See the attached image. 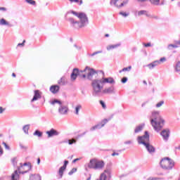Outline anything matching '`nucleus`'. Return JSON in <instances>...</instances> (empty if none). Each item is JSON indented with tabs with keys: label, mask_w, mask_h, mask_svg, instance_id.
<instances>
[{
	"label": "nucleus",
	"mask_w": 180,
	"mask_h": 180,
	"mask_svg": "<svg viewBox=\"0 0 180 180\" xmlns=\"http://www.w3.org/2000/svg\"><path fill=\"white\" fill-rule=\"evenodd\" d=\"M12 77H13L14 78H16V74L13 73V74H12Z\"/></svg>",
	"instance_id": "nucleus-62"
},
{
	"label": "nucleus",
	"mask_w": 180,
	"mask_h": 180,
	"mask_svg": "<svg viewBox=\"0 0 180 180\" xmlns=\"http://www.w3.org/2000/svg\"><path fill=\"white\" fill-rule=\"evenodd\" d=\"M121 82L122 84H126V82H127V77H123L122 79H121Z\"/></svg>",
	"instance_id": "nucleus-50"
},
{
	"label": "nucleus",
	"mask_w": 180,
	"mask_h": 180,
	"mask_svg": "<svg viewBox=\"0 0 180 180\" xmlns=\"http://www.w3.org/2000/svg\"><path fill=\"white\" fill-rule=\"evenodd\" d=\"M129 4V0H117V4L115 6L116 8L120 9V8H123L125 5Z\"/></svg>",
	"instance_id": "nucleus-14"
},
{
	"label": "nucleus",
	"mask_w": 180,
	"mask_h": 180,
	"mask_svg": "<svg viewBox=\"0 0 180 180\" xmlns=\"http://www.w3.org/2000/svg\"><path fill=\"white\" fill-rule=\"evenodd\" d=\"M101 53H102V51H98L91 54H89V57H94V56H96V54H101Z\"/></svg>",
	"instance_id": "nucleus-38"
},
{
	"label": "nucleus",
	"mask_w": 180,
	"mask_h": 180,
	"mask_svg": "<svg viewBox=\"0 0 180 180\" xmlns=\"http://www.w3.org/2000/svg\"><path fill=\"white\" fill-rule=\"evenodd\" d=\"M25 2L30 5H33L34 6H36V1L34 0H25Z\"/></svg>",
	"instance_id": "nucleus-36"
},
{
	"label": "nucleus",
	"mask_w": 180,
	"mask_h": 180,
	"mask_svg": "<svg viewBox=\"0 0 180 180\" xmlns=\"http://www.w3.org/2000/svg\"><path fill=\"white\" fill-rule=\"evenodd\" d=\"M160 164V167L163 169H166L167 171L172 169V168L175 167V162L169 158H164L161 160Z\"/></svg>",
	"instance_id": "nucleus-5"
},
{
	"label": "nucleus",
	"mask_w": 180,
	"mask_h": 180,
	"mask_svg": "<svg viewBox=\"0 0 180 180\" xmlns=\"http://www.w3.org/2000/svg\"><path fill=\"white\" fill-rule=\"evenodd\" d=\"M117 4V0H110V4L113 5L114 6H116Z\"/></svg>",
	"instance_id": "nucleus-41"
},
{
	"label": "nucleus",
	"mask_w": 180,
	"mask_h": 180,
	"mask_svg": "<svg viewBox=\"0 0 180 180\" xmlns=\"http://www.w3.org/2000/svg\"><path fill=\"white\" fill-rule=\"evenodd\" d=\"M2 144H3V146H4L6 150H11V147H9V146H8V144H6V143L3 142Z\"/></svg>",
	"instance_id": "nucleus-45"
},
{
	"label": "nucleus",
	"mask_w": 180,
	"mask_h": 180,
	"mask_svg": "<svg viewBox=\"0 0 180 180\" xmlns=\"http://www.w3.org/2000/svg\"><path fill=\"white\" fill-rule=\"evenodd\" d=\"M58 84L59 85H65V77H62L58 81Z\"/></svg>",
	"instance_id": "nucleus-30"
},
{
	"label": "nucleus",
	"mask_w": 180,
	"mask_h": 180,
	"mask_svg": "<svg viewBox=\"0 0 180 180\" xmlns=\"http://www.w3.org/2000/svg\"><path fill=\"white\" fill-rule=\"evenodd\" d=\"M160 134L163 137L164 140H167L169 137V129H163Z\"/></svg>",
	"instance_id": "nucleus-17"
},
{
	"label": "nucleus",
	"mask_w": 180,
	"mask_h": 180,
	"mask_svg": "<svg viewBox=\"0 0 180 180\" xmlns=\"http://www.w3.org/2000/svg\"><path fill=\"white\" fill-rule=\"evenodd\" d=\"M160 179H162L160 177H149L148 179V180H160Z\"/></svg>",
	"instance_id": "nucleus-48"
},
{
	"label": "nucleus",
	"mask_w": 180,
	"mask_h": 180,
	"mask_svg": "<svg viewBox=\"0 0 180 180\" xmlns=\"http://www.w3.org/2000/svg\"><path fill=\"white\" fill-rule=\"evenodd\" d=\"M159 5H160V6L165 5V0H162Z\"/></svg>",
	"instance_id": "nucleus-55"
},
{
	"label": "nucleus",
	"mask_w": 180,
	"mask_h": 180,
	"mask_svg": "<svg viewBox=\"0 0 180 180\" xmlns=\"http://www.w3.org/2000/svg\"><path fill=\"white\" fill-rule=\"evenodd\" d=\"M12 163L14 167H16V165L18 164V159L16 158L12 159Z\"/></svg>",
	"instance_id": "nucleus-40"
},
{
	"label": "nucleus",
	"mask_w": 180,
	"mask_h": 180,
	"mask_svg": "<svg viewBox=\"0 0 180 180\" xmlns=\"http://www.w3.org/2000/svg\"><path fill=\"white\" fill-rule=\"evenodd\" d=\"M101 80L103 81V85L105 84H110V85H115L116 84V81L113 77H102Z\"/></svg>",
	"instance_id": "nucleus-12"
},
{
	"label": "nucleus",
	"mask_w": 180,
	"mask_h": 180,
	"mask_svg": "<svg viewBox=\"0 0 180 180\" xmlns=\"http://www.w3.org/2000/svg\"><path fill=\"white\" fill-rule=\"evenodd\" d=\"M84 72H86V71L79 70L78 68H74L70 75L72 81H75L77 76L82 77V75H84Z\"/></svg>",
	"instance_id": "nucleus-9"
},
{
	"label": "nucleus",
	"mask_w": 180,
	"mask_h": 180,
	"mask_svg": "<svg viewBox=\"0 0 180 180\" xmlns=\"http://www.w3.org/2000/svg\"><path fill=\"white\" fill-rule=\"evenodd\" d=\"M77 171V168H73L70 170V172L68 173V175H72V174L75 173Z\"/></svg>",
	"instance_id": "nucleus-46"
},
{
	"label": "nucleus",
	"mask_w": 180,
	"mask_h": 180,
	"mask_svg": "<svg viewBox=\"0 0 180 180\" xmlns=\"http://www.w3.org/2000/svg\"><path fill=\"white\" fill-rule=\"evenodd\" d=\"M150 124L153 127L155 131H160L164 127L165 120L160 115V111H153L150 116Z\"/></svg>",
	"instance_id": "nucleus-2"
},
{
	"label": "nucleus",
	"mask_w": 180,
	"mask_h": 180,
	"mask_svg": "<svg viewBox=\"0 0 180 180\" xmlns=\"http://www.w3.org/2000/svg\"><path fill=\"white\" fill-rule=\"evenodd\" d=\"M137 141L139 144H143V146L146 147L149 154H154V153H155V148L148 143V141H150V134H148V131H146L143 136H138Z\"/></svg>",
	"instance_id": "nucleus-3"
},
{
	"label": "nucleus",
	"mask_w": 180,
	"mask_h": 180,
	"mask_svg": "<svg viewBox=\"0 0 180 180\" xmlns=\"http://www.w3.org/2000/svg\"><path fill=\"white\" fill-rule=\"evenodd\" d=\"M115 94H116V91L115 90L114 86L105 88L102 91V96H103V95H110Z\"/></svg>",
	"instance_id": "nucleus-11"
},
{
	"label": "nucleus",
	"mask_w": 180,
	"mask_h": 180,
	"mask_svg": "<svg viewBox=\"0 0 180 180\" xmlns=\"http://www.w3.org/2000/svg\"><path fill=\"white\" fill-rule=\"evenodd\" d=\"M86 71V72H87V79H89L90 81L92 80V79L94 78V77H96V75H98V74H99V72H101V74H103V71L102 70H95L94 69H92L88 66H86L83 72Z\"/></svg>",
	"instance_id": "nucleus-7"
},
{
	"label": "nucleus",
	"mask_w": 180,
	"mask_h": 180,
	"mask_svg": "<svg viewBox=\"0 0 180 180\" xmlns=\"http://www.w3.org/2000/svg\"><path fill=\"white\" fill-rule=\"evenodd\" d=\"M67 165H68V160H65L64 164L62 167L67 169Z\"/></svg>",
	"instance_id": "nucleus-49"
},
{
	"label": "nucleus",
	"mask_w": 180,
	"mask_h": 180,
	"mask_svg": "<svg viewBox=\"0 0 180 180\" xmlns=\"http://www.w3.org/2000/svg\"><path fill=\"white\" fill-rule=\"evenodd\" d=\"M81 78H84V79L86 78V75L85 73H84L82 75V76L81 77Z\"/></svg>",
	"instance_id": "nucleus-61"
},
{
	"label": "nucleus",
	"mask_w": 180,
	"mask_h": 180,
	"mask_svg": "<svg viewBox=\"0 0 180 180\" xmlns=\"http://www.w3.org/2000/svg\"><path fill=\"white\" fill-rule=\"evenodd\" d=\"M65 167H63V166L59 168V170L58 172V174L59 175V179H61V178H63V175H64V171H65Z\"/></svg>",
	"instance_id": "nucleus-21"
},
{
	"label": "nucleus",
	"mask_w": 180,
	"mask_h": 180,
	"mask_svg": "<svg viewBox=\"0 0 180 180\" xmlns=\"http://www.w3.org/2000/svg\"><path fill=\"white\" fill-rule=\"evenodd\" d=\"M65 19L70 22L71 26L75 29H82V27H86L89 25L88 15L85 13L70 11L65 13Z\"/></svg>",
	"instance_id": "nucleus-1"
},
{
	"label": "nucleus",
	"mask_w": 180,
	"mask_h": 180,
	"mask_svg": "<svg viewBox=\"0 0 180 180\" xmlns=\"http://www.w3.org/2000/svg\"><path fill=\"white\" fill-rule=\"evenodd\" d=\"M105 167V162L97 159L90 160L88 167L92 169H103Z\"/></svg>",
	"instance_id": "nucleus-6"
},
{
	"label": "nucleus",
	"mask_w": 180,
	"mask_h": 180,
	"mask_svg": "<svg viewBox=\"0 0 180 180\" xmlns=\"http://www.w3.org/2000/svg\"><path fill=\"white\" fill-rule=\"evenodd\" d=\"M146 105H147V102H144L141 104V107L144 108V106H146Z\"/></svg>",
	"instance_id": "nucleus-59"
},
{
	"label": "nucleus",
	"mask_w": 180,
	"mask_h": 180,
	"mask_svg": "<svg viewBox=\"0 0 180 180\" xmlns=\"http://www.w3.org/2000/svg\"><path fill=\"white\" fill-rule=\"evenodd\" d=\"M164 104V101H160L156 104V108H161V106Z\"/></svg>",
	"instance_id": "nucleus-44"
},
{
	"label": "nucleus",
	"mask_w": 180,
	"mask_h": 180,
	"mask_svg": "<svg viewBox=\"0 0 180 180\" xmlns=\"http://www.w3.org/2000/svg\"><path fill=\"white\" fill-rule=\"evenodd\" d=\"M144 129V124H141L136 127L134 129L135 134H137V133H140V131H142Z\"/></svg>",
	"instance_id": "nucleus-20"
},
{
	"label": "nucleus",
	"mask_w": 180,
	"mask_h": 180,
	"mask_svg": "<svg viewBox=\"0 0 180 180\" xmlns=\"http://www.w3.org/2000/svg\"><path fill=\"white\" fill-rule=\"evenodd\" d=\"M157 65H160V62L158 60H155L151 63L148 64L147 67L149 68V70H153V68H155Z\"/></svg>",
	"instance_id": "nucleus-19"
},
{
	"label": "nucleus",
	"mask_w": 180,
	"mask_h": 180,
	"mask_svg": "<svg viewBox=\"0 0 180 180\" xmlns=\"http://www.w3.org/2000/svg\"><path fill=\"white\" fill-rule=\"evenodd\" d=\"M0 11H6V8L5 7H0Z\"/></svg>",
	"instance_id": "nucleus-58"
},
{
	"label": "nucleus",
	"mask_w": 180,
	"mask_h": 180,
	"mask_svg": "<svg viewBox=\"0 0 180 180\" xmlns=\"http://www.w3.org/2000/svg\"><path fill=\"white\" fill-rule=\"evenodd\" d=\"M37 164H40V158L37 159Z\"/></svg>",
	"instance_id": "nucleus-64"
},
{
	"label": "nucleus",
	"mask_w": 180,
	"mask_h": 180,
	"mask_svg": "<svg viewBox=\"0 0 180 180\" xmlns=\"http://www.w3.org/2000/svg\"><path fill=\"white\" fill-rule=\"evenodd\" d=\"M11 180H19V173L15 171L11 175Z\"/></svg>",
	"instance_id": "nucleus-23"
},
{
	"label": "nucleus",
	"mask_w": 180,
	"mask_h": 180,
	"mask_svg": "<svg viewBox=\"0 0 180 180\" xmlns=\"http://www.w3.org/2000/svg\"><path fill=\"white\" fill-rule=\"evenodd\" d=\"M6 109L0 106V115H2L5 112Z\"/></svg>",
	"instance_id": "nucleus-52"
},
{
	"label": "nucleus",
	"mask_w": 180,
	"mask_h": 180,
	"mask_svg": "<svg viewBox=\"0 0 180 180\" xmlns=\"http://www.w3.org/2000/svg\"><path fill=\"white\" fill-rule=\"evenodd\" d=\"M108 122H109L108 119H104L100 123L90 128V131H94V130H99L102 129V127H105V125L106 124V123H108Z\"/></svg>",
	"instance_id": "nucleus-10"
},
{
	"label": "nucleus",
	"mask_w": 180,
	"mask_h": 180,
	"mask_svg": "<svg viewBox=\"0 0 180 180\" xmlns=\"http://www.w3.org/2000/svg\"><path fill=\"white\" fill-rule=\"evenodd\" d=\"M29 129H30V124H26L22 127L25 134H29Z\"/></svg>",
	"instance_id": "nucleus-27"
},
{
	"label": "nucleus",
	"mask_w": 180,
	"mask_h": 180,
	"mask_svg": "<svg viewBox=\"0 0 180 180\" xmlns=\"http://www.w3.org/2000/svg\"><path fill=\"white\" fill-rule=\"evenodd\" d=\"M75 46V47H76L77 49V50H81V46H77V45H74Z\"/></svg>",
	"instance_id": "nucleus-60"
},
{
	"label": "nucleus",
	"mask_w": 180,
	"mask_h": 180,
	"mask_svg": "<svg viewBox=\"0 0 180 180\" xmlns=\"http://www.w3.org/2000/svg\"><path fill=\"white\" fill-rule=\"evenodd\" d=\"M143 84H144L145 85H147V82L146 80H143Z\"/></svg>",
	"instance_id": "nucleus-63"
},
{
	"label": "nucleus",
	"mask_w": 180,
	"mask_h": 180,
	"mask_svg": "<svg viewBox=\"0 0 180 180\" xmlns=\"http://www.w3.org/2000/svg\"><path fill=\"white\" fill-rule=\"evenodd\" d=\"M115 155H119V153L114 152L112 153V156L115 157Z\"/></svg>",
	"instance_id": "nucleus-57"
},
{
	"label": "nucleus",
	"mask_w": 180,
	"mask_h": 180,
	"mask_svg": "<svg viewBox=\"0 0 180 180\" xmlns=\"http://www.w3.org/2000/svg\"><path fill=\"white\" fill-rule=\"evenodd\" d=\"M159 64H161V63H165L167 61V58L165 57L161 58L159 60Z\"/></svg>",
	"instance_id": "nucleus-43"
},
{
	"label": "nucleus",
	"mask_w": 180,
	"mask_h": 180,
	"mask_svg": "<svg viewBox=\"0 0 180 180\" xmlns=\"http://www.w3.org/2000/svg\"><path fill=\"white\" fill-rule=\"evenodd\" d=\"M20 148H23L24 150H27V146H25L22 144H20Z\"/></svg>",
	"instance_id": "nucleus-54"
},
{
	"label": "nucleus",
	"mask_w": 180,
	"mask_h": 180,
	"mask_svg": "<svg viewBox=\"0 0 180 180\" xmlns=\"http://www.w3.org/2000/svg\"><path fill=\"white\" fill-rule=\"evenodd\" d=\"M58 91H60V86L55 84V85H52L50 87V91L51 93H53V94H56L58 92Z\"/></svg>",
	"instance_id": "nucleus-18"
},
{
	"label": "nucleus",
	"mask_w": 180,
	"mask_h": 180,
	"mask_svg": "<svg viewBox=\"0 0 180 180\" xmlns=\"http://www.w3.org/2000/svg\"><path fill=\"white\" fill-rule=\"evenodd\" d=\"M46 134L48 135L49 139H50L51 137H53V136H58L60 132L52 128L49 131H47Z\"/></svg>",
	"instance_id": "nucleus-13"
},
{
	"label": "nucleus",
	"mask_w": 180,
	"mask_h": 180,
	"mask_svg": "<svg viewBox=\"0 0 180 180\" xmlns=\"http://www.w3.org/2000/svg\"><path fill=\"white\" fill-rule=\"evenodd\" d=\"M33 136H37V137H41L43 136V132H41L39 130L37 129L34 132Z\"/></svg>",
	"instance_id": "nucleus-31"
},
{
	"label": "nucleus",
	"mask_w": 180,
	"mask_h": 180,
	"mask_svg": "<svg viewBox=\"0 0 180 180\" xmlns=\"http://www.w3.org/2000/svg\"><path fill=\"white\" fill-rule=\"evenodd\" d=\"M103 82L102 79H95L91 82V87L93 89V96H102V91L103 89Z\"/></svg>",
	"instance_id": "nucleus-4"
},
{
	"label": "nucleus",
	"mask_w": 180,
	"mask_h": 180,
	"mask_svg": "<svg viewBox=\"0 0 180 180\" xmlns=\"http://www.w3.org/2000/svg\"><path fill=\"white\" fill-rule=\"evenodd\" d=\"M25 43H26V40H24V41H22V43H19V44H18V47H24V46H25Z\"/></svg>",
	"instance_id": "nucleus-47"
},
{
	"label": "nucleus",
	"mask_w": 180,
	"mask_h": 180,
	"mask_svg": "<svg viewBox=\"0 0 180 180\" xmlns=\"http://www.w3.org/2000/svg\"><path fill=\"white\" fill-rule=\"evenodd\" d=\"M119 15H121V16H123V18H127V16H129V15H130V13H126V12H123V11H120L119 13Z\"/></svg>",
	"instance_id": "nucleus-35"
},
{
	"label": "nucleus",
	"mask_w": 180,
	"mask_h": 180,
	"mask_svg": "<svg viewBox=\"0 0 180 180\" xmlns=\"http://www.w3.org/2000/svg\"><path fill=\"white\" fill-rule=\"evenodd\" d=\"M69 1L71 3L75 2V4H78L79 6H81V5L84 4V1L82 0H69Z\"/></svg>",
	"instance_id": "nucleus-32"
},
{
	"label": "nucleus",
	"mask_w": 180,
	"mask_h": 180,
	"mask_svg": "<svg viewBox=\"0 0 180 180\" xmlns=\"http://www.w3.org/2000/svg\"><path fill=\"white\" fill-rule=\"evenodd\" d=\"M143 46L145 47H151V43L150 42H148L147 44H143Z\"/></svg>",
	"instance_id": "nucleus-53"
},
{
	"label": "nucleus",
	"mask_w": 180,
	"mask_h": 180,
	"mask_svg": "<svg viewBox=\"0 0 180 180\" xmlns=\"http://www.w3.org/2000/svg\"><path fill=\"white\" fill-rule=\"evenodd\" d=\"M68 142L70 146H72V144H75V143H77V140L75 139H72L68 140Z\"/></svg>",
	"instance_id": "nucleus-34"
},
{
	"label": "nucleus",
	"mask_w": 180,
	"mask_h": 180,
	"mask_svg": "<svg viewBox=\"0 0 180 180\" xmlns=\"http://www.w3.org/2000/svg\"><path fill=\"white\" fill-rule=\"evenodd\" d=\"M81 109H82V105L80 104L77 105L75 108V114L78 116V115H79V110H81Z\"/></svg>",
	"instance_id": "nucleus-24"
},
{
	"label": "nucleus",
	"mask_w": 180,
	"mask_h": 180,
	"mask_svg": "<svg viewBox=\"0 0 180 180\" xmlns=\"http://www.w3.org/2000/svg\"><path fill=\"white\" fill-rule=\"evenodd\" d=\"M34 92V94L32 99L31 100V102H34L40 99V98H41V95L40 94V91L39 90H35Z\"/></svg>",
	"instance_id": "nucleus-16"
},
{
	"label": "nucleus",
	"mask_w": 180,
	"mask_h": 180,
	"mask_svg": "<svg viewBox=\"0 0 180 180\" xmlns=\"http://www.w3.org/2000/svg\"><path fill=\"white\" fill-rule=\"evenodd\" d=\"M56 103H58L60 105L63 104V103H61V101H60L57 99H55L51 102V105H56Z\"/></svg>",
	"instance_id": "nucleus-37"
},
{
	"label": "nucleus",
	"mask_w": 180,
	"mask_h": 180,
	"mask_svg": "<svg viewBox=\"0 0 180 180\" xmlns=\"http://www.w3.org/2000/svg\"><path fill=\"white\" fill-rule=\"evenodd\" d=\"M138 15L139 16H141L142 15H146V16H150V15L147 14V11L144 10L139 11Z\"/></svg>",
	"instance_id": "nucleus-33"
},
{
	"label": "nucleus",
	"mask_w": 180,
	"mask_h": 180,
	"mask_svg": "<svg viewBox=\"0 0 180 180\" xmlns=\"http://www.w3.org/2000/svg\"><path fill=\"white\" fill-rule=\"evenodd\" d=\"M29 180H41V176L39 174H31L30 175Z\"/></svg>",
	"instance_id": "nucleus-22"
},
{
	"label": "nucleus",
	"mask_w": 180,
	"mask_h": 180,
	"mask_svg": "<svg viewBox=\"0 0 180 180\" xmlns=\"http://www.w3.org/2000/svg\"><path fill=\"white\" fill-rule=\"evenodd\" d=\"M0 25H4V26H12L11 24H9V22H8V21H6V20H5L4 18H2L0 20Z\"/></svg>",
	"instance_id": "nucleus-26"
},
{
	"label": "nucleus",
	"mask_w": 180,
	"mask_h": 180,
	"mask_svg": "<svg viewBox=\"0 0 180 180\" xmlns=\"http://www.w3.org/2000/svg\"><path fill=\"white\" fill-rule=\"evenodd\" d=\"M120 44H116L114 45H110L107 46V50L109 51L110 50H112L113 49H117V47H120Z\"/></svg>",
	"instance_id": "nucleus-25"
},
{
	"label": "nucleus",
	"mask_w": 180,
	"mask_h": 180,
	"mask_svg": "<svg viewBox=\"0 0 180 180\" xmlns=\"http://www.w3.org/2000/svg\"><path fill=\"white\" fill-rule=\"evenodd\" d=\"M32 169V166L30 165V164H27V162L22 164V163H20V166L18 167V171L19 172V174H26L27 172H29V171H30Z\"/></svg>",
	"instance_id": "nucleus-8"
},
{
	"label": "nucleus",
	"mask_w": 180,
	"mask_h": 180,
	"mask_svg": "<svg viewBox=\"0 0 180 180\" xmlns=\"http://www.w3.org/2000/svg\"><path fill=\"white\" fill-rule=\"evenodd\" d=\"M58 113H60V115H67V113H68V107L63 105V104L60 105L58 108Z\"/></svg>",
	"instance_id": "nucleus-15"
},
{
	"label": "nucleus",
	"mask_w": 180,
	"mask_h": 180,
	"mask_svg": "<svg viewBox=\"0 0 180 180\" xmlns=\"http://www.w3.org/2000/svg\"><path fill=\"white\" fill-rule=\"evenodd\" d=\"M150 18L152 19H155V20H158V19H160V17H158V15H150Z\"/></svg>",
	"instance_id": "nucleus-51"
},
{
	"label": "nucleus",
	"mask_w": 180,
	"mask_h": 180,
	"mask_svg": "<svg viewBox=\"0 0 180 180\" xmlns=\"http://www.w3.org/2000/svg\"><path fill=\"white\" fill-rule=\"evenodd\" d=\"M79 160H81V158H76V159L72 160V162L75 163V162H77V161H79Z\"/></svg>",
	"instance_id": "nucleus-56"
},
{
	"label": "nucleus",
	"mask_w": 180,
	"mask_h": 180,
	"mask_svg": "<svg viewBox=\"0 0 180 180\" xmlns=\"http://www.w3.org/2000/svg\"><path fill=\"white\" fill-rule=\"evenodd\" d=\"M100 105H101L103 109L106 108V104L105 103V102L103 101H100Z\"/></svg>",
	"instance_id": "nucleus-42"
},
{
	"label": "nucleus",
	"mask_w": 180,
	"mask_h": 180,
	"mask_svg": "<svg viewBox=\"0 0 180 180\" xmlns=\"http://www.w3.org/2000/svg\"><path fill=\"white\" fill-rule=\"evenodd\" d=\"M179 46L170 44L167 46V50H174V49H178Z\"/></svg>",
	"instance_id": "nucleus-29"
},
{
	"label": "nucleus",
	"mask_w": 180,
	"mask_h": 180,
	"mask_svg": "<svg viewBox=\"0 0 180 180\" xmlns=\"http://www.w3.org/2000/svg\"><path fill=\"white\" fill-rule=\"evenodd\" d=\"M124 144H125V146H131V144H133V140L125 141Z\"/></svg>",
	"instance_id": "nucleus-39"
},
{
	"label": "nucleus",
	"mask_w": 180,
	"mask_h": 180,
	"mask_svg": "<svg viewBox=\"0 0 180 180\" xmlns=\"http://www.w3.org/2000/svg\"><path fill=\"white\" fill-rule=\"evenodd\" d=\"M131 71V66H129L127 68H124L122 70H120L119 72L120 74H122V72H130Z\"/></svg>",
	"instance_id": "nucleus-28"
}]
</instances>
